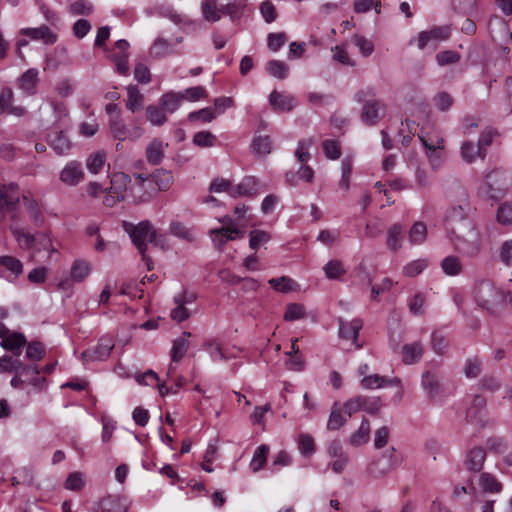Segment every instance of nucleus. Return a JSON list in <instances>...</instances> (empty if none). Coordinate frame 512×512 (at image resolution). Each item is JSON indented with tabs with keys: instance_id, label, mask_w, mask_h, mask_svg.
Listing matches in <instances>:
<instances>
[{
	"instance_id": "ddd939ff",
	"label": "nucleus",
	"mask_w": 512,
	"mask_h": 512,
	"mask_svg": "<svg viewBox=\"0 0 512 512\" xmlns=\"http://www.w3.org/2000/svg\"><path fill=\"white\" fill-rule=\"evenodd\" d=\"M19 33L31 40H42L46 45H52L57 41V35L46 25L36 28H22Z\"/></svg>"
},
{
	"instance_id": "0e129e2a",
	"label": "nucleus",
	"mask_w": 512,
	"mask_h": 512,
	"mask_svg": "<svg viewBox=\"0 0 512 512\" xmlns=\"http://www.w3.org/2000/svg\"><path fill=\"white\" fill-rule=\"evenodd\" d=\"M312 144L313 140L310 138L302 139L298 142L295 156L300 163H306L310 159L309 149Z\"/></svg>"
},
{
	"instance_id": "5701e85b",
	"label": "nucleus",
	"mask_w": 512,
	"mask_h": 512,
	"mask_svg": "<svg viewBox=\"0 0 512 512\" xmlns=\"http://www.w3.org/2000/svg\"><path fill=\"white\" fill-rule=\"evenodd\" d=\"M347 419L348 417L345 414L342 405L336 402L331 407V411L327 421V429L330 431L338 430L345 425Z\"/></svg>"
},
{
	"instance_id": "ea45409f",
	"label": "nucleus",
	"mask_w": 512,
	"mask_h": 512,
	"mask_svg": "<svg viewBox=\"0 0 512 512\" xmlns=\"http://www.w3.org/2000/svg\"><path fill=\"white\" fill-rule=\"evenodd\" d=\"M147 180L142 174L135 175V183L130 187V194L134 202L139 203L147 200L144 184Z\"/></svg>"
},
{
	"instance_id": "3c124183",
	"label": "nucleus",
	"mask_w": 512,
	"mask_h": 512,
	"mask_svg": "<svg viewBox=\"0 0 512 512\" xmlns=\"http://www.w3.org/2000/svg\"><path fill=\"white\" fill-rule=\"evenodd\" d=\"M427 236V228L423 222H416L409 231V241L413 245L421 244Z\"/></svg>"
},
{
	"instance_id": "c9c22d12",
	"label": "nucleus",
	"mask_w": 512,
	"mask_h": 512,
	"mask_svg": "<svg viewBox=\"0 0 512 512\" xmlns=\"http://www.w3.org/2000/svg\"><path fill=\"white\" fill-rule=\"evenodd\" d=\"M0 266L9 271L15 278L23 273V263L16 257L10 255L0 256Z\"/></svg>"
},
{
	"instance_id": "f257e3e1",
	"label": "nucleus",
	"mask_w": 512,
	"mask_h": 512,
	"mask_svg": "<svg viewBox=\"0 0 512 512\" xmlns=\"http://www.w3.org/2000/svg\"><path fill=\"white\" fill-rule=\"evenodd\" d=\"M123 229L129 234L133 244L137 247L142 255L143 261L146 262L149 270L152 269L151 259L146 255L147 242L153 243L156 246L165 248L166 238L162 235H157L156 230L153 228L149 221H142L135 225L131 222L123 221Z\"/></svg>"
},
{
	"instance_id": "6ab92c4d",
	"label": "nucleus",
	"mask_w": 512,
	"mask_h": 512,
	"mask_svg": "<svg viewBox=\"0 0 512 512\" xmlns=\"http://www.w3.org/2000/svg\"><path fill=\"white\" fill-rule=\"evenodd\" d=\"M130 182L131 179L127 174L123 172L113 173L110 179V187L105 188V192L116 194L124 199L125 192Z\"/></svg>"
},
{
	"instance_id": "39448f33",
	"label": "nucleus",
	"mask_w": 512,
	"mask_h": 512,
	"mask_svg": "<svg viewBox=\"0 0 512 512\" xmlns=\"http://www.w3.org/2000/svg\"><path fill=\"white\" fill-rule=\"evenodd\" d=\"M114 348V342L111 337L104 336L99 339L96 346L91 349H87L82 352L81 359L83 362H94V361H104L108 359L111 351Z\"/></svg>"
},
{
	"instance_id": "7ed1b4c3",
	"label": "nucleus",
	"mask_w": 512,
	"mask_h": 512,
	"mask_svg": "<svg viewBox=\"0 0 512 512\" xmlns=\"http://www.w3.org/2000/svg\"><path fill=\"white\" fill-rule=\"evenodd\" d=\"M23 194L15 183L0 184V219H5L7 216L12 219L16 217L15 212L21 203Z\"/></svg>"
},
{
	"instance_id": "c85d7f7f",
	"label": "nucleus",
	"mask_w": 512,
	"mask_h": 512,
	"mask_svg": "<svg viewBox=\"0 0 512 512\" xmlns=\"http://www.w3.org/2000/svg\"><path fill=\"white\" fill-rule=\"evenodd\" d=\"M191 337L190 332H183V334L173 341L171 348V359L172 362H179L185 356L189 348V338Z\"/></svg>"
},
{
	"instance_id": "9d476101",
	"label": "nucleus",
	"mask_w": 512,
	"mask_h": 512,
	"mask_svg": "<svg viewBox=\"0 0 512 512\" xmlns=\"http://www.w3.org/2000/svg\"><path fill=\"white\" fill-rule=\"evenodd\" d=\"M383 458L387 459V466L384 468H378L379 462H374L369 467V474L373 478H380L387 474L388 471L395 469L401 463V458L397 454L394 447H390L383 453Z\"/></svg>"
},
{
	"instance_id": "f03ea898",
	"label": "nucleus",
	"mask_w": 512,
	"mask_h": 512,
	"mask_svg": "<svg viewBox=\"0 0 512 512\" xmlns=\"http://www.w3.org/2000/svg\"><path fill=\"white\" fill-rule=\"evenodd\" d=\"M463 224L458 230L454 229L448 232L449 237L457 251L469 257L476 256L481 250L479 233L471 221H466Z\"/></svg>"
},
{
	"instance_id": "338daca9",
	"label": "nucleus",
	"mask_w": 512,
	"mask_h": 512,
	"mask_svg": "<svg viewBox=\"0 0 512 512\" xmlns=\"http://www.w3.org/2000/svg\"><path fill=\"white\" fill-rule=\"evenodd\" d=\"M305 317V308L302 304L290 303L286 307L284 320L294 321Z\"/></svg>"
},
{
	"instance_id": "aec40b11",
	"label": "nucleus",
	"mask_w": 512,
	"mask_h": 512,
	"mask_svg": "<svg viewBox=\"0 0 512 512\" xmlns=\"http://www.w3.org/2000/svg\"><path fill=\"white\" fill-rule=\"evenodd\" d=\"M371 426L368 419L363 418L359 428L348 438V444L352 447H360L370 440Z\"/></svg>"
},
{
	"instance_id": "f3484780",
	"label": "nucleus",
	"mask_w": 512,
	"mask_h": 512,
	"mask_svg": "<svg viewBox=\"0 0 512 512\" xmlns=\"http://www.w3.org/2000/svg\"><path fill=\"white\" fill-rule=\"evenodd\" d=\"M424 353V345L421 341L405 344L401 350V358L404 364L412 365L419 362Z\"/></svg>"
},
{
	"instance_id": "6e6552de",
	"label": "nucleus",
	"mask_w": 512,
	"mask_h": 512,
	"mask_svg": "<svg viewBox=\"0 0 512 512\" xmlns=\"http://www.w3.org/2000/svg\"><path fill=\"white\" fill-rule=\"evenodd\" d=\"M469 205L467 202H463L459 205H453L447 211L445 216V223L448 232L454 229H459L463 223L470 221L468 219Z\"/></svg>"
},
{
	"instance_id": "7c9ffc66",
	"label": "nucleus",
	"mask_w": 512,
	"mask_h": 512,
	"mask_svg": "<svg viewBox=\"0 0 512 512\" xmlns=\"http://www.w3.org/2000/svg\"><path fill=\"white\" fill-rule=\"evenodd\" d=\"M48 142L51 148L59 155L67 153L71 147L68 137L62 131L50 135Z\"/></svg>"
},
{
	"instance_id": "4468645a",
	"label": "nucleus",
	"mask_w": 512,
	"mask_h": 512,
	"mask_svg": "<svg viewBox=\"0 0 512 512\" xmlns=\"http://www.w3.org/2000/svg\"><path fill=\"white\" fill-rule=\"evenodd\" d=\"M383 112L384 107L378 100H367L362 108L361 120L368 125H374L381 119Z\"/></svg>"
},
{
	"instance_id": "0eeeda50",
	"label": "nucleus",
	"mask_w": 512,
	"mask_h": 512,
	"mask_svg": "<svg viewBox=\"0 0 512 512\" xmlns=\"http://www.w3.org/2000/svg\"><path fill=\"white\" fill-rule=\"evenodd\" d=\"M450 30L448 27H434L428 31H422L418 35V48L425 49L430 47L435 49L437 45L449 38Z\"/></svg>"
},
{
	"instance_id": "13d9d810",
	"label": "nucleus",
	"mask_w": 512,
	"mask_h": 512,
	"mask_svg": "<svg viewBox=\"0 0 512 512\" xmlns=\"http://www.w3.org/2000/svg\"><path fill=\"white\" fill-rule=\"evenodd\" d=\"M328 279H339L345 274V269L341 261L331 260L323 268Z\"/></svg>"
},
{
	"instance_id": "49530a36",
	"label": "nucleus",
	"mask_w": 512,
	"mask_h": 512,
	"mask_svg": "<svg viewBox=\"0 0 512 512\" xmlns=\"http://www.w3.org/2000/svg\"><path fill=\"white\" fill-rule=\"evenodd\" d=\"M270 286L278 292L288 293L295 289V281L289 277L282 276L279 278H272L268 281Z\"/></svg>"
},
{
	"instance_id": "a18cd8bd",
	"label": "nucleus",
	"mask_w": 512,
	"mask_h": 512,
	"mask_svg": "<svg viewBox=\"0 0 512 512\" xmlns=\"http://www.w3.org/2000/svg\"><path fill=\"white\" fill-rule=\"evenodd\" d=\"M165 110L162 107L149 105L146 107V115L149 122L154 126H161L167 121Z\"/></svg>"
},
{
	"instance_id": "a211bd4d",
	"label": "nucleus",
	"mask_w": 512,
	"mask_h": 512,
	"mask_svg": "<svg viewBox=\"0 0 512 512\" xmlns=\"http://www.w3.org/2000/svg\"><path fill=\"white\" fill-rule=\"evenodd\" d=\"M38 75L39 72L36 68L26 70L17 80L18 87L28 95H34L39 83Z\"/></svg>"
},
{
	"instance_id": "f8f14e48",
	"label": "nucleus",
	"mask_w": 512,
	"mask_h": 512,
	"mask_svg": "<svg viewBox=\"0 0 512 512\" xmlns=\"http://www.w3.org/2000/svg\"><path fill=\"white\" fill-rule=\"evenodd\" d=\"M338 325L340 337L346 340H352L356 349L361 348V344L357 343V338L359 331L363 326L362 320L356 318L352 321H346L342 318H339Z\"/></svg>"
},
{
	"instance_id": "774afa93",
	"label": "nucleus",
	"mask_w": 512,
	"mask_h": 512,
	"mask_svg": "<svg viewBox=\"0 0 512 512\" xmlns=\"http://www.w3.org/2000/svg\"><path fill=\"white\" fill-rule=\"evenodd\" d=\"M497 221L501 225L512 224V204L510 202L502 203L497 210Z\"/></svg>"
},
{
	"instance_id": "c756f323",
	"label": "nucleus",
	"mask_w": 512,
	"mask_h": 512,
	"mask_svg": "<svg viewBox=\"0 0 512 512\" xmlns=\"http://www.w3.org/2000/svg\"><path fill=\"white\" fill-rule=\"evenodd\" d=\"M182 101L183 96L181 92L170 91L161 96L159 104L166 112L173 113L180 107Z\"/></svg>"
},
{
	"instance_id": "a19ab883",
	"label": "nucleus",
	"mask_w": 512,
	"mask_h": 512,
	"mask_svg": "<svg viewBox=\"0 0 512 512\" xmlns=\"http://www.w3.org/2000/svg\"><path fill=\"white\" fill-rule=\"evenodd\" d=\"M253 151L260 157H264L271 153L272 141L267 135L255 136L252 141Z\"/></svg>"
},
{
	"instance_id": "f704fd0d",
	"label": "nucleus",
	"mask_w": 512,
	"mask_h": 512,
	"mask_svg": "<svg viewBox=\"0 0 512 512\" xmlns=\"http://www.w3.org/2000/svg\"><path fill=\"white\" fill-rule=\"evenodd\" d=\"M461 156L465 162L472 163L477 157L485 158L486 152L481 151L478 145L467 141L461 146Z\"/></svg>"
},
{
	"instance_id": "de8ad7c7",
	"label": "nucleus",
	"mask_w": 512,
	"mask_h": 512,
	"mask_svg": "<svg viewBox=\"0 0 512 512\" xmlns=\"http://www.w3.org/2000/svg\"><path fill=\"white\" fill-rule=\"evenodd\" d=\"M419 139L425 149L444 148V139L436 133L422 131Z\"/></svg>"
},
{
	"instance_id": "e2e57ef3",
	"label": "nucleus",
	"mask_w": 512,
	"mask_h": 512,
	"mask_svg": "<svg viewBox=\"0 0 512 512\" xmlns=\"http://www.w3.org/2000/svg\"><path fill=\"white\" fill-rule=\"evenodd\" d=\"M352 42L354 43L355 46L358 47L361 55L364 57L370 56L374 51V45L372 41L365 38L364 36L355 34L352 37Z\"/></svg>"
},
{
	"instance_id": "2eb2a0df",
	"label": "nucleus",
	"mask_w": 512,
	"mask_h": 512,
	"mask_svg": "<svg viewBox=\"0 0 512 512\" xmlns=\"http://www.w3.org/2000/svg\"><path fill=\"white\" fill-rule=\"evenodd\" d=\"M110 128L113 136L120 141H124L126 139L134 141L143 135V129L141 127L136 126L133 129H128L120 120L112 121L110 123Z\"/></svg>"
},
{
	"instance_id": "473e14b6",
	"label": "nucleus",
	"mask_w": 512,
	"mask_h": 512,
	"mask_svg": "<svg viewBox=\"0 0 512 512\" xmlns=\"http://www.w3.org/2000/svg\"><path fill=\"white\" fill-rule=\"evenodd\" d=\"M107 155L103 150L91 153L86 159V168L93 174H98L106 163Z\"/></svg>"
},
{
	"instance_id": "37998d69",
	"label": "nucleus",
	"mask_w": 512,
	"mask_h": 512,
	"mask_svg": "<svg viewBox=\"0 0 512 512\" xmlns=\"http://www.w3.org/2000/svg\"><path fill=\"white\" fill-rule=\"evenodd\" d=\"M14 237L16 238L18 245L21 249H31L36 241V238L31 233L21 228H14L12 230Z\"/></svg>"
},
{
	"instance_id": "9b49d317",
	"label": "nucleus",
	"mask_w": 512,
	"mask_h": 512,
	"mask_svg": "<svg viewBox=\"0 0 512 512\" xmlns=\"http://www.w3.org/2000/svg\"><path fill=\"white\" fill-rule=\"evenodd\" d=\"M211 239L215 246L222 250L223 246L228 242L235 240L237 238H243V231L239 230L237 227L231 226H223L219 229H213L210 232Z\"/></svg>"
},
{
	"instance_id": "e433bc0d",
	"label": "nucleus",
	"mask_w": 512,
	"mask_h": 512,
	"mask_svg": "<svg viewBox=\"0 0 512 512\" xmlns=\"http://www.w3.org/2000/svg\"><path fill=\"white\" fill-rule=\"evenodd\" d=\"M268 454H269V447L267 445L263 444L256 448V450L253 454V458L249 465L250 469L254 473L260 471L264 467V465L267 461Z\"/></svg>"
},
{
	"instance_id": "58836bf2",
	"label": "nucleus",
	"mask_w": 512,
	"mask_h": 512,
	"mask_svg": "<svg viewBox=\"0 0 512 512\" xmlns=\"http://www.w3.org/2000/svg\"><path fill=\"white\" fill-rule=\"evenodd\" d=\"M422 387L430 398H434L440 392V382L438 378L430 372H425L422 375Z\"/></svg>"
},
{
	"instance_id": "680f3d73",
	"label": "nucleus",
	"mask_w": 512,
	"mask_h": 512,
	"mask_svg": "<svg viewBox=\"0 0 512 512\" xmlns=\"http://www.w3.org/2000/svg\"><path fill=\"white\" fill-rule=\"evenodd\" d=\"M85 484V476L81 472L70 473L64 483L67 490L79 491Z\"/></svg>"
},
{
	"instance_id": "603ef678",
	"label": "nucleus",
	"mask_w": 512,
	"mask_h": 512,
	"mask_svg": "<svg viewBox=\"0 0 512 512\" xmlns=\"http://www.w3.org/2000/svg\"><path fill=\"white\" fill-rule=\"evenodd\" d=\"M23 372L26 377V382L31 384L37 389H42L46 385V379L39 376V371L35 367L25 366Z\"/></svg>"
},
{
	"instance_id": "69168bd1",
	"label": "nucleus",
	"mask_w": 512,
	"mask_h": 512,
	"mask_svg": "<svg viewBox=\"0 0 512 512\" xmlns=\"http://www.w3.org/2000/svg\"><path fill=\"white\" fill-rule=\"evenodd\" d=\"M401 234H402V228L398 224H394L388 230L387 245L391 250L396 251L401 247V243H400Z\"/></svg>"
},
{
	"instance_id": "79ce46f5",
	"label": "nucleus",
	"mask_w": 512,
	"mask_h": 512,
	"mask_svg": "<svg viewBox=\"0 0 512 512\" xmlns=\"http://www.w3.org/2000/svg\"><path fill=\"white\" fill-rule=\"evenodd\" d=\"M267 72L278 79H285L288 76L289 73V67L288 65L279 60H271L266 65Z\"/></svg>"
},
{
	"instance_id": "2f4dec72",
	"label": "nucleus",
	"mask_w": 512,
	"mask_h": 512,
	"mask_svg": "<svg viewBox=\"0 0 512 512\" xmlns=\"http://www.w3.org/2000/svg\"><path fill=\"white\" fill-rule=\"evenodd\" d=\"M91 266L89 262L77 259L72 263L70 269V278L75 282H83L90 274Z\"/></svg>"
},
{
	"instance_id": "052dcab7",
	"label": "nucleus",
	"mask_w": 512,
	"mask_h": 512,
	"mask_svg": "<svg viewBox=\"0 0 512 512\" xmlns=\"http://www.w3.org/2000/svg\"><path fill=\"white\" fill-rule=\"evenodd\" d=\"M22 362L12 356H3L0 358V373L18 372L22 368Z\"/></svg>"
},
{
	"instance_id": "bb28decb",
	"label": "nucleus",
	"mask_w": 512,
	"mask_h": 512,
	"mask_svg": "<svg viewBox=\"0 0 512 512\" xmlns=\"http://www.w3.org/2000/svg\"><path fill=\"white\" fill-rule=\"evenodd\" d=\"M26 339L21 333H12L6 335L0 342V346L4 349L11 351L14 355L19 356L22 347L25 345Z\"/></svg>"
},
{
	"instance_id": "4d7b16f0",
	"label": "nucleus",
	"mask_w": 512,
	"mask_h": 512,
	"mask_svg": "<svg viewBox=\"0 0 512 512\" xmlns=\"http://www.w3.org/2000/svg\"><path fill=\"white\" fill-rule=\"evenodd\" d=\"M176 307L171 311V318L177 322H182L189 318L190 314L184 306V296L179 295L174 299Z\"/></svg>"
},
{
	"instance_id": "4c0bfd02",
	"label": "nucleus",
	"mask_w": 512,
	"mask_h": 512,
	"mask_svg": "<svg viewBox=\"0 0 512 512\" xmlns=\"http://www.w3.org/2000/svg\"><path fill=\"white\" fill-rule=\"evenodd\" d=\"M427 299L424 293L418 292L414 294L408 301V307L414 316H422L426 311Z\"/></svg>"
},
{
	"instance_id": "393cba45",
	"label": "nucleus",
	"mask_w": 512,
	"mask_h": 512,
	"mask_svg": "<svg viewBox=\"0 0 512 512\" xmlns=\"http://www.w3.org/2000/svg\"><path fill=\"white\" fill-rule=\"evenodd\" d=\"M167 144L163 143L160 139H153L146 148V159L152 165L161 163L164 157V150Z\"/></svg>"
},
{
	"instance_id": "864d4df0",
	"label": "nucleus",
	"mask_w": 512,
	"mask_h": 512,
	"mask_svg": "<svg viewBox=\"0 0 512 512\" xmlns=\"http://www.w3.org/2000/svg\"><path fill=\"white\" fill-rule=\"evenodd\" d=\"M479 484L484 491L500 492L502 489L501 483L490 473H482L479 477Z\"/></svg>"
},
{
	"instance_id": "1a4fd4ad",
	"label": "nucleus",
	"mask_w": 512,
	"mask_h": 512,
	"mask_svg": "<svg viewBox=\"0 0 512 512\" xmlns=\"http://www.w3.org/2000/svg\"><path fill=\"white\" fill-rule=\"evenodd\" d=\"M84 171L77 161L68 162L60 171V181L70 187L77 186L84 180Z\"/></svg>"
},
{
	"instance_id": "412c9836",
	"label": "nucleus",
	"mask_w": 512,
	"mask_h": 512,
	"mask_svg": "<svg viewBox=\"0 0 512 512\" xmlns=\"http://www.w3.org/2000/svg\"><path fill=\"white\" fill-rule=\"evenodd\" d=\"M486 400L480 395H475L470 407L467 409L466 418L471 423H480L485 416Z\"/></svg>"
},
{
	"instance_id": "c03bdc74",
	"label": "nucleus",
	"mask_w": 512,
	"mask_h": 512,
	"mask_svg": "<svg viewBox=\"0 0 512 512\" xmlns=\"http://www.w3.org/2000/svg\"><path fill=\"white\" fill-rule=\"evenodd\" d=\"M463 371L467 378H477L482 372V360L477 356L467 358Z\"/></svg>"
},
{
	"instance_id": "bf43d9fd",
	"label": "nucleus",
	"mask_w": 512,
	"mask_h": 512,
	"mask_svg": "<svg viewBox=\"0 0 512 512\" xmlns=\"http://www.w3.org/2000/svg\"><path fill=\"white\" fill-rule=\"evenodd\" d=\"M101 512H126V506L119 498L107 497L101 501Z\"/></svg>"
},
{
	"instance_id": "cd10ccee",
	"label": "nucleus",
	"mask_w": 512,
	"mask_h": 512,
	"mask_svg": "<svg viewBox=\"0 0 512 512\" xmlns=\"http://www.w3.org/2000/svg\"><path fill=\"white\" fill-rule=\"evenodd\" d=\"M203 347L209 352L213 360L227 361L234 357L227 349H223L221 343L217 339H209L204 342Z\"/></svg>"
},
{
	"instance_id": "72a5a7b5",
	"label": "nucleus",
	"mask_w": 512,
	"mask_h": 512,
	"mask_svg": "<svg viewBox=\"0 0 512 512\" xmlns=\"http://www.w3.org/2000/svg\"><path fill=\"white\" fill-rule=\"evenodd\" d=\"M143 102L144 96L139 89L136 86H128L126 107L134 113L142 108Z\"/></svg>"
},
{
	"instance_id": "b1692460",
	"label": "nucleus",
	"mask_w": 512,
	"mask_h": 512,
	"mask_svg": "<svg viewBox=\"0 0 512 512\" xmlns=\"http://www.w3.org/2000/svg\"><path fill=\"white\" fill-rule=\"evenodd\" d=\"M486 459V451L481 447L471 449L465 460V466L469 471L479 472Z\"/></svg>"
},
{
	"instance_id": "09e8293b",
	"label": "nucleus",
	"mask_w": 512,
	"mask_h": 512,
	"mask_svg": "<svg viewBox=\"0 0 512 512\" xmlns=\"http://www.w3.org/2000/svg\"><path fill=\"white\" fill-rule=\"evenodd\" d=\"M442 270L445 274L449 276L458 275L462 270V264L458 257L456 256H447L442 260L441 263Z\"/></svg>"
},
{
	"instance_id": "6e6d98bb",
	"label": "nucleus",
	"mask_w": 512,
	"mask_h": 512,
	"mask_svg": "<svg viewBox=\"0 0 512 512\" xmlns=\"http://www.w3.org/2000/svg\"><path fill=\"white\" fill-rule=\"evenodd\" d=\"M298 448L302 455L308 457L315 452V441L309 434L302 433L298 438Z\"/></svg>"
},
{
	"instance_id": "20e7f679",
	"label": "nucleus",
	"mask_w": 512,
	"mask_h": 512,
	"mask_svg": "<svg viewBox=\"0 0 512 512\" xmlns=\"http://www.w3.org/2000/svg\"><path fill=\"white\" fill-rule=\"evenodd\" d=\"M487 193L493 199L502 198L512 186V178L502 170L495 169L486 175Z\"/></svg>"
},
{
	"instance_id": "4be33fe9",
	"label": "nucleus",
	"mask_w": 512,
	"mask_h": 512,
	"mask_svg": "<svg viewBox=\"0 0 512 512\" xmlns=\"http://www.w3.org/2000/svg\"><path fill=\"white\" fill-rule=\"evenodd\" d=\"M389 385V386H400L401 380L399 378H393V379H387L383 376H380L378 374H372L368 376H364L361 380V386L364 389H377L382 386Z\"/></svg>"
},
{
	"instance_id": "5fc2aeb1",
	"label": "nucleus",
	"mask_w": 512,
	"mask_h": 512,
	"mask_svg": "<svg viewBox=\"0 0 512 512\" xmlns=\"http://www.w3.org/2000/svg\"><path fill=\"white\" fill-rule=\"evenodd\" d=\"M201 11L204 19L208 22H217L221 19L220 12L216 9L211 0H203L201 3Z\"/></svg>"
},
{
	"instance_id": "dca6fc26",
	"label": "nucleus",
	"mask_w": 512,
	"mask_h": 512,
	"mask_svg": "<svg viewBox=\"0 0 512 512\" xmlns=\"http://www.w3.org/2000/svg\"><path fill=\"white\" fill-rule=\"evenodd\" d=\"M269 102L271 106L280 112H289L295 105V99L292 95L285 92L272 91L269 95Z\"/></svg>"
},
{
	"instance_id": "a878e982",
	"label": "nucleus",
	"mask_w": 512,
	"mask_h": 512,
	"mask_svg": "<svg viewBox=\"0 0 512 512\" xmlns=\"http://www.w3.org/2000/svg\"><path fill=\"white\" fill-rule=\"evenodd\" d=\"M20 205H22L26 212L28 213L30 219L36 224L41 225L43 222V216L41 209L36 202L35 199L31 198L29 193H25L22 195V200Z\"/></svg>"
},
{
	"instance_id": "423d86ee",
	"label": "nucleus",
	"mask_w": 512,
	"mask_h": 512,
	"mask_svg": "<svg viewBox=\"0 0 512 512\" xmlns=\"http://www.w3.org/2000/svg\"><path fill=\"white\" fill-rule=\"evenodd\" d=\"M500 292L490 281H481L474 289V298L478 305L484 308H490L499 299Z\"/></svg>"
},
{
	"instance_id": "8fccbe9b",
	"label": "nucleus",
	"mask_w": 512,
	"mask_h": 512,
	"mask_svg": "<svg viewBox=\"0 0 512 512\" xmlns=\"http://www.w3.org/2000/svg\"><path fill=\"white\" fill-rule=\"evenodd\" d=\"M171 52L170 43L163 38H158L150 47L149 54L153 58H162Z\"/></svg>"
}]
</instances>
